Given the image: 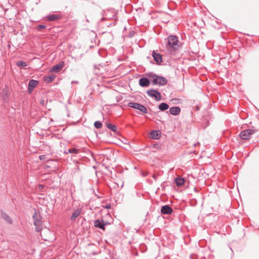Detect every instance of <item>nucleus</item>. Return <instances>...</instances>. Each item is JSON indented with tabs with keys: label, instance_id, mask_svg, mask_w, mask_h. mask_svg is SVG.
I'll return each mask as SVG.
<instances>
[{
	"label": "nucleus",
	"instance_id": "nucleus-1",
	"mask_svg": "<svg viewBox=\"0 0 259 259\" xmlns=\"http://www.w3.org/2000/svg\"><path fill=\"white\" fill-rule=\"evenodd\" d=\"M167 42L166 44V48L170 52L177 51L181 46V44L179 40V38L175 35H169L167 37Z\"/></svg>",
	"mask_w": 259,
	"mask_h": 259
},
{
	"label": "nucleus",
	"instance_id": "nucleus-2",
	"mask_svg": "<svg viewBox=\"0 0 259 259\" xmlns=\"http://www.w3.org/2000/svg\"><path fill=\"white\" fill-rule=\"evenodd\" d=\"M33 223L35 226V230L37 232H39L42 230V223L41 221L40 214L35 210L33 214Z\"/></svg>",
	"mask_w": 259,
	"mask_h": 259
},
{
	"label": "nucleus",
	"instance_id": "nucleus-3",
	"mask_svg": "<svg viewBox=\"0 0 259 259\" xmlns=\"http://www.w3.org/2000/svg\"><path fill=\"white\" fill-rule=\"evenodd\" d=\"M166 82L167 79L164 77L156 75L153 76V79L152 80V83L153 84H158L160 86L164 85L166 83Z\"/></svg>",
	"mask_w": 259,
	"mask_h": 259
},
{
	"label": "nucleus",
	"instance_id": "nucleus-4",
	"mask_svg": "<svg viewBox=\"0 0 259 259\" xmlns=\"http://www.w3.org/2000/svg\"><path fill=\"white\" fill-rule=\"evenodd\" d=\"M255 131L252 129L244 130L240 133V136L243 140H248L250 138L251 135L255 133Z\"/></svg>",
	"mask_w": 259,
	"mask_h": 259
},
{
	"label": "nucleus",
	"instance_id": "nucleus-5",
	"mask_svg": "<svg viewBox=\"0 0 259 259\" xmlns=\"http://www.w3.org/2000/svg\"><path fill=\"white\" fill-rule=\"evenodd\" d=\"M128 106L131 108L138 109L143 113H147L148 112L146 107L137 103L130 102L128 104Z\"/></svg>",
	"mask_w": 259,
	"mask_h": 259
},
{
	"label": "nucleus",
	"instance_id": "nucleus-6",
	"mask_svg": "<svg viewBox=\"0 0 259 259\" xmlns=\"http://www.w3.org/2000/svg\"><path fill=\"white\" fill-rule=\"evenodd\" d=\"M147 94L150 97L154 98L156 101L161 100V94L156 90L151 89L147 92Z\"/></svg>",
	"mask_w": 259,
	"mask_h": 259
},
{
	"label": "nucleus",
	"instance_id": "nucleus-7",
	"mask_svg": "<svg viewBox=\"0 0 259 259\" xmlns=\"http://www.w3.org/2000/svg\"><path fill=\"white\" fill-rule=\"evenodd\" d=\"M115 13L113 9L107 10L105 11V14L103 19L105 20L112 19L115 17Z\"/></svg>",
	"mask_w": 259,
	"mask_h": 259
},
{
	"label": "nucleus",
	"instance_id": "nucleus-8",
	"mask_svg": "<svg viewBox=\"0 0 259 259\" xmlns=\"http://www.w3.org/2000/svg\"><path fill=\"white\" fill-rule=\"evenodd\" d=\"M152 57L157 64L160 65L162 62V55L159 53H156L155 51L152 52Z\"/></svg>",
	"mask_w": 259,
	"mask_h": 259
},
{
	"label": "nucleus",
	"instance_id": "nucleus-9",
	"mask_svg": "<svg viewBox=\"0 0 259 259\" xmlns=\"http://www.w3.org/2000/svg\"><path fill=\"white\" fill-rule=\"evenodd\" d=\"M94 226L96 228L101 229L103 230H105V226L109 224V223H104L103 222H101L100 221V220L98 219L97 220H95L94 222Z\"/></svg>",
	"mask_w": 259,
	"mask_h": 259
},
{
	"label": "nucleus",
	"instance_id": "nucleus-10",
	"mask_svg": "<svg viewBox=\"0 0 259 259\" xmlns=\"http://www.w3.org/2000/svg\"><path fill=\"white\" fill-rule=\"evenodd\" d=\"M65 66V63L64 61L60 62L59 64L54 66L51 71L52 72H58L61 71Z\"/></svg>",
	"mask_w": 259,
	"mask_h": 259
},
{
	"label": "nucleus",
	"instance_id": "nucleus-11",
	"mask_svg": "<svg viewBox=\"0 0 259 259\" xmlns=\"http://www.w3.org/2000/svg\"><path fill=\"white\" fill-rule=\"evenodd\" d=\"M172 211V209L168 205H164L161 208V212L164 214H169Z\"/></svg>",
	"mask_w": 259,
	"mask_h": 259
},
{
	"label": "nucleus",
	"instance_id": "nucleus-12",
	"mask_svg": "<svg viewBox=\"0 0 259 259\" xmlns=\"http://www.w3.org/2000/svg\"><path fill=\"white\" fill-rule=\"evenodd\" d=\"M62 17L61 14H51L47 16L46 18L48 21H54L60 19Z\"/></svg>",
	"mask_w": 259,
	"mask_h": 259
},
{
	"label": "nucleus",
	"instance_id": "nucleus-13",
	"mask_svg": "<svg viewBox=\"0 0 259 259\" xmlns=\"http://www.w3.org/2000/svg\"><path fill=\"white\" fill-rule=\"evenodd\" d=\"M150 83L149 80L146 77L141 78L139 80V84L142 87H147L150 85Z\"/></svg>",
	"mask_w": 259,
	"mask_h": 259
},
{
	"label": "nucleus",
	"instance_id": "nucleus-14",
	"mask_svg": "<svg viewBox=\"0 0 259 259\" xmlns=\"http://www.w3.org/2000/svg\"><path fill=\"white\" fill-rule=\"evenodd\" d=\"M161 132L159 131H152L150 133L151 138L153 139H158L160 137Z\"/></svg>",
	"mask_w": 259,
	"mask_h": 259
},
{
	"label": "nucleus",
	"instance_id": "nucleus-15",
	"mask_svg": "<svg viewBox=\"0 0 259 259\" xmlns=\"http://www.w3.org/2000/svg\"><path fill=\"white\" fill-rule=\"evenodd\" d=\"M81 214V210L77 209L75 210L70 218V219L72 221L75 220L78 217H79Z\"/></svg>",
	"mask_w": 259,
	"mask_h": 259
},
{
	"label": "nucleus",
	"instance_id": "nucleus-16",
	"mask_svg": "<svg viewBox=\"0 0 259 259\" xmlns=\"http://www.w3.org/2000/svg\"><path fill=\"white\" fill-rule=\"evenodd\" d=\"M106 126L108 128L110 129L112 131L115 132V133H117V127L114 124H113L110 123H107Z\"/></svg>",
	"mask_w": 259,
	"mask_h": 259
},
{
	"label": "nucleus",
	"instance_id": "nucleus-17",
	"mask_svg": "<svg viewBox=\"0 0 259 259\" xmlns=\"http://www.w3.org/2000/svg\"><path fill=\"white\" fill-rule=\"evenodd\" d=\"M175 182L177 186H181L184 185L185 180L182 178L178 177L175 179Z\"/></svg>",
	"mask_w": 259,
	"mask_h": 259
},
{
	"label": "nucleus",
	"instance_id": "nucleus-18",
	"mask_svg": "<svg viewBox=\"0 0 259 259\" xmlns=\"http://www.w3.org/2000/svg\"><path fill=\"white\" fill-rule=\"evenodd\" d=\"M181 109L178 107H173L170 108V113H180Z\"/></svg>",
	"mask_w": 259,
	"mask_h": 259
},
{
	"label": "nucleus",
	"instance_id": "nucleus-19",
	"mask_svg": "<svg viewBox=\"0 0 259 259\" xmlns=\"http://www.w3.org/2000/svg\"><path fill=\"white\" fill-rule=\"evenodd\" d=\"M37 84H38V81H37V80H33V79L30 80L29 84H28L29 89H30V88H31L32 89L35 88L37 85Z\"/></svg>",
	"mask_w": 259,
	"mask_h": 259
},
{
	"label": "nucleus",
	"instance_id": "nucleus-20",
	"mask_svg": "<svg viewBox=\"0 0 259 259\" xmlns=\"http://www.w3.org/2000/svg\"><path fill=\"white\" fill-rule=\"evenodd\" d=\"M55 78V76L53 74L45 76V80L48 82H50L53 81Z\"/></svg>",
	"mask_w": 259,
	"mask_h": 259
},
{
	"label": "nucleus",
	"instance_id": "nucleus-21",
	"mask_svg": "<svg viewBox=\"0 0 259 259\" xmlns=\"http://www.w3.org/2000/svg\"><path fill=\"white\" fill-rule=\"evenodd\" d=\"M169 106L168 105L165 103H161L159 105V109L161 110V111H164L168 108Z\"/></svg>",
	"mask_w": 259,
	"mask_h": 259
},
{
	"label": "nucleus",
	"instance_id": "nucleus-22",
	"mask_svg": "<svg viewBox=\"0 0 259 259\" xmlns=\"http://www.w3.org/2000/svg\"><path fill=\"white\" fill-rule=\"evenodd\" d=\"M79 153V150L76 148H71L67 150V151L65 152V153H73V154H78Z\"/></svg>",
	"mask_w": 259,
	"mask_h": 259
},
{
	"label": "nucleus",
	"instance_id": "nucleus-23",
	"mask_svg": "<svg viewBox=\"0 0 259 259\" xmlns=\"http://www.w3.org/2000/svg\"><path fill=\"white\" fill-rule=\"evenodd\" d=\"M2 217L3 219L6 220L7 222L9 223H11V219L9 218V217L6 213H2Z\"/></svg>",
	"mask_w": 259,
	"mask_h": 259
},
{
	"label": "nucleus",
	"instance_id": "nucleus-24",
	"mask_svg": "<svg viewBox=\"0 0 259 259\" xmlns=\"http://www.w3.org/2000/svg\"><path fill=\"white\" fill-rule=\"evenodd\" d=\"M17 65L20 67H25L27 66V63L24 61H19L17 62Z\"/></svg>",
	"mask_w": 259,
	"mask_h": 259
},
{
	"label": "nucleus",
	"instance_id": "nucleus-25",
	"mask_svg": "<svg viewBox=\"0 0 259 259\" xmlns=\"http://www.w3.org/2000/svg\"><path fill=\"white\" fill-rule=\"evenodd\" d=\"M94 126L96 128L99 129L102 127V123L100 121H96L94 123Z\"/></svg>",
	"mask_w": 259,
	"mask_h": 259
},
{
	"label": "nucleus",
	"instance_id": "nucleus-26",
	"mask_svg": "<svg viewBox=\"0 0 259 259\" xmlns=\"http://www.w3.org/2000/svg\"><path fill=\"white\" fill-rule=\"evenodd\" d=\"M39 158L40 160H45L46 159V156L45 155H40Z\"/></svg>",
	"mask_w": 259,
	"mask_h": 259
},
{
	"label": "nucleus",
	"instance_id": "nucleus-27",
	"mask_svg": "<svg viewBox=\"0 0 259 259\" xmlns=\"http://www.w3.org/2000/svg\"><path fill=\"white\" fill-rule=\"evenodd\" d=\"M38 188L39 190H41L45 188V186L43 185H39Z\"/></svg>",
	"mask_w": 259,
	"mask_h": 259
},
{
	"label": "nucleus",
	"instance_id": "nucleus-28",
	"mask_svg": "<svg viewBox=\"0 0 259 259\" xmlns=\"http://www.w3.org/2000/svg\"><path fill=\"white\" fill-rule=\"evenodd\" d=\"M46 26L45 25H39L38 26V28L39 29H45L46 28Z\"/></svg>",
	"mask_w": 259,
	"mask_h": 259
},
{
	"label": "nucleus",
	"instance_id": "nucleus-29",
	"mask_svg": "<svg viewBox=\"0 0 259 259\" xmlns=\"http://www.w3.org/2000/svg\"><path fill=\"white\" fill-rule=\"evenodd\" d=\"M110 207H111V205L110 204H107L105 206V208H107V209L110 208Z\"/></svg>",
	"mask_w": 259,
	"mask_h": 259
},
{
	"label": "nucleus",
	"instance_id": "nucleus-30",
	"mask_svg": "<svg viewBox=\"0 0 259 259\" xmlns=\"http://www.w3.org/2000/svg\"><path fill=\"white\" fill-rule=\"evenodd\" d=\"M100 221L104 223H108L107 222L105 221L102 218L100 220Z\"/></svg>",
	"mask_w": 259,
	"mask_h": 259
},
{
	"label": "nucleus",
	"instance_id": "nucleus-31",
	"mask_svg": "<svg viewBox=\"0 0 259 259\" xmlns=\"http://www.w3.org/2000/svg\"><path fill=\"white\" fill-rule=\"evenodd\" d=\"M78 81H72V83H78Z\"/></svg>",
	"mask_w": 259,
	"mask_h": 259
},
{
	"label": "nucleus",
	"instance_id": "nucleus-32",
	"mask_svg": "<svg viewBox=\"0 0 259 259\" xmlns=\"http://www.w3.org/2000/svg\"><path fill=\"white\" fill-rule=\"evenodd\" d=\"M152 177H153V178H154L155 180H156V177L155 176L153 175Z\"/></svg>",
	"mask_w": 259,
	"mask_h": 259
}]
</instances>
